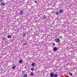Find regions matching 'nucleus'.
I'll return each mask as SVG.
<instances>
[{"mask_svg": "<svg viewBox=\"0 0 77 77\" xmlns=\"http://www.w3.org/2000/svg\"><path fill=\"white\" fill-rule=\"evenodd\" d=\"M55 41L56 42H60V39L59 38H57L55 40Z\"/></svg>", "mask_w": 77, "mask_h": 77, "instance_id": "nucleus-1", "label": "nucleus"}, {"mask_svg": "<svg viewBox=\"0 0 77 77\" xmlns=\"http://www.w3.org/2000/svg\"><path fill=\"white\" fill-rule=\"evenodd\" d=\"M23 14V12L21 11H20L19 14L20 15H22V14Z\"/></svg>", "mask_w": 77, "mask_h": 77, "instance_id": "nucleus-6", "label": "nucleus"}, {"mask_svg": "<svg viewBox=\"0 0 77 77\" xmlns=\"http://www.w3.org/2000/svg\"><path fill=\"white\" fill-rule=\"evenodd\" d=\"M16 68V66H14L12 67V69H15V68Z\"/></svg>", "mask_w": 77, "mask_h": 77, "instance_id": "nucleus-8", "label": "nucleus"}, {"mask_svg": "<svg viewBox=\"0 0 77 77\" xmlns=\"http://www.w3.org/2000/svg\"><path fill=\"white\" fill-rule=\"evenodd\" d=\"M69 74L70 75H71V76L72 75V73H69Z\"/></svg>", "mask_w": 77, "mask_h": 77, "instance_id": "nucleus-17", "label": "nucleus"}, {"mask_svg": "<svg viewBox=\"0 0 77 77\" xmlns=\"http://www.w3.org/2000/svg\"><path fill=\"white\" fill-rule=\"evenodd\" d=\"M43 18L44 20H45V19H46V17L45 16L43 17Z\"/></svg>", "mask_w": 77, "mask_h": 77, "instance_id": "nucleus-15", "label": "nucleus"}, {"mask_svg": "<svg viewBox=\"0 0 77 77\" xmlns=\"http://www.w3.org/2000/svg\"><path fill=\"white\" fill-rule=\"evenodd\" d=\"M31 70L32 71H33L34 70H35V68H34L33 67H32L31 69Z\"/></svg>", "mask_w": 77, "mask_h": 77, "instance_id": "nucleus-11", "label": "nucleus"}, {"mask_svg": "<svg viewBox=\"0 0 77 77\" xmlns=\"http://www.w3.org/2000/svg\"><path fill=\"white\" fill-rule=\"evenodd\" d=\"M26 34H24L23 35V37H25V36H26Z\"/></svg>", "mask_w": 77, "mask_h": 77, "instance_id": "nucleus-18", "label": "nucleus"}, {"mask_svg": "<svg viewBox=\"0 0 77 77\" xmlns=\"http://www.w3.org/2000/svg\"><path fill=\"white\" fill-rule=\"evenodd\" d=\"M27 77V75L26 74L24 75L23 76V77Z\"/></svg>", "mask_w": 77, "mask_h": 77, "instance_id": "nucleus-16", "label": "nucleus"}, {"mask_svg": "<svg viewBox=\"0 0 77 77\" xmlns=\"http://www.w3.org/2000/svg\"><path fill=\"white\" fill-rule=\"evenodd\" d=\"M57 48L56 47L54 48L53 49V51H57Z\"/></svg>", "mask_w": 77, "mask_h": 77, "instance_id": "nucleus-2", "label": "nucleus"}, {"mask_svg": "<svg viewBox=\"0 0 77 77\" xmlns=\"http://www.w3.org/2000/svg\"><path fill=\"white\" fill-rule=\"evenodd\" d=\"M2 40H5V38H2Z\"/></svg>", "mask_w": 77, "mask_h": 77, "instance_id": "nucleus-22", "label": "nucleus"}, {"mask_svg": "<svg viewBox=\"0 0 77 77\" xmlns=\"http://www.w3.org/2000/svg\"><path fill=\"white\" fill-rule=\"evenodd\" d=\"M35 3H37V1H35Z\"/></svg>", "mask_w": 77, "mask_h": 77, "instance_id": "nucleus-25", "label": "nucleus"}, {"mask_svg": "<svg viewBox=\"0 0 77 77\" xmlns=\"http://www.w3.org/2000/svg\"><path fill=\"white\" fill-rule=\"evenodd\" d=\"M59 12H60V14L63 13V10H59Z\"/></svg>", "mask_w": 77, "mask_h": 77, "instance_id": "nucleus-5", "label": "nucleus"}, {"mask_svg": "<svg viewBox=\"0 0 77 77\" xmlns=\"http://www.w3.org/2000/svg\"><path fill=\"white\" fill-rule=\"evenodd\" d=\"M27 44V43H25L23 44V45H26Z\"/></svg>", "mask_w": 77, "mask_h": 77, "instance_id": "nucleus-19", "label": "nucleus"}, {"mask_svg": "<svg viewBox=\"0 0 77 77\" xmlns=\"http://www.w3.org/2000/svg\"><path fill=\"white\" fill-rule=\"evenodd\" d=\"M22 62H23V60H21L19 61V63H21Z\"/></svg>", "mask_w": 77, "mask_h": 77, "instance_id": "nucleus-13", "label": "nucleus"}, {"mask_svg": "<svg viewBox=\"0 0 77 77\" xmlns=\"http://www.w3.org/2000/svg\"><path fill=\"white\" fill-rule=\"evenodd\" d=\"M50 74L51 77H54V74L53 73H51Z\"/></svg>", "mask_w": 77, "mask_h": 77, "instance_id": "nucleus-4", "label": "nucleus"}, {"mask_svg": "<svg viewBox=\"0 0 77 77\" xmlns=\"http://www.w3.org/2000/svg\"><path fill=\"white\" fill-rule=\"evenodd\" d=\"M56 15H58L59 14V11H57L55 12Z\"/></svg>", "mask_w": 77, "mask_h": 77, "instance_id": "nucleus-3", "label": "nucleus"}, {"mask_svg": "<svg viewBox=\"0 0 77 77\" xmlns=\"http://www.w3.org/2000/svg\"><path fill=\"white\" fill-rule=\"evenodd\" d=\"M59 38L60 39H62V36H60Z\"/></svg>", "mask_w": 77, "mask_h": 77, "instance_id": "nucleus-21", "label": "nucleus"}, {"mask_svg": "<svg viewBox=\"0 0 77 77\" xmlns=\"http://www.w3.org/2000/svg\"><path fill=\"white\" fill-rule=\"evenodd\" d=\"M34 74V73H33L31 72L30 75L31 76H33V75Z\"/></svg>", "mask_w": 77, "mask_h": 77, "instance_id": "nucleus-12", "label": "nucleus"}, {"mask_svg": "<svg viewBox=\"0 0 77 77\" xmlns=\"http://www.w3.org/2000/svg\"><path fill=\"white\" fill-rule=\"evenodd\" d=\"M35 63H33L32 64V66H35Z\"/></svg>", "mask_w": 77, "mask_h": 77, "instance_id": "nucleus-14", "label": "nucleus"}, {"mask_svg": "<svg viewBox=\"0 0 77 77\" xmlns=\"http://www.w3.org/2000/svg\"><path fill=\"white\" fill-rule=\"evenodd\" d=\"M11 35H8L7 36V37L8 38H11Z\"/></svg>", "mask_w": 77, "mask_h": 77, "instance_id": "nucleus-9", "label": "nucleus"}, {"mask_svg": "<svg viewBox=\"0 0 77 77\" xmlns=\"http://www.w3.org/2000/svg\"><path fill=\"white\" fill-rule=\"evenodd\" d=\"M22 72L23 74H24L25 72H24V71H22Z\"/></svg>", "mask_w": 77, "mask_h": 77, "instance_id": "nucleus-20", "label": "nucleus"}, {"mask_svg": "<svg viewBox=\"0 0 77 77\" xmlns=\"http://www.w3.org/2000/svg\"><path fill=\"white\" fill-rule=\"evenodd\" d=\"M54 77H57V74H55L54 75Z\"/></svg>", "mask_w": 77, "mask_h": 77, "instance_id": "nucleus-10", "label": "nucleus"}, {"mask_svg": "<svg viewBox=\"0 0 77 77\" xmlns=\"http://www.w3.org/2000/svg\"><path fill=\"white\" fill-rule=\"evenodd\" d=\"M1 6H5V4L4 3H2L1 4Z\"/></svg>", "mask_w": 77, "mask_h": 77, "instance_id": "nucleus-7", "label": "nucleus"}, {"mask_svg": "<svg viewBox=\"0 0 77 77\" xmlns=\"http://www.w3.org/2000/svg\"><path fill=\"white\" fill-rule=\"evenodd\" d=\"M3 1V0H0V2H2Z\"/></svg>", "mask_w": 77, "mask_h": 77, "instance_id": "nucleus-24", "label": "nucleus"}, {"mask_svg": "<svg viewBox=\"0 0 77 77\" xmlns=\"http://www.w3.org/2000/svg\"><path fill=\"white\" fill-rule=\"evenodd\" d=\"M53 45H55V43H53Z\"/></svg>", "mask_w": 77, "mask_h": 77, "instance_id": "nucleus-23", "label": "nucleus"}]
</instances>
